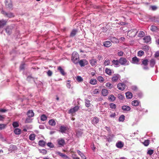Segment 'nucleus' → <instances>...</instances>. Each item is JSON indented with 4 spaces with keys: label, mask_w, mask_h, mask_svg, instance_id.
<instances>
[{
    "label": "nucleus",
    "mask_w": 159,
    "mask_h": 159,
    "mask_svg": "<svg viewBox=\"0 0 159 159\" xmlns=\"http://www.w3.org/2000/svg\"><path fill=\"white\" fill-rule=\"evenodd\" d=\"M47 73V75H48V76H51L52 75V71L50 70H49L48 71Z\"/></svg>",
    "instance_id": "nucleus-64"
},
{
    "label": "nucleus",
    "mask_w": 159,
    "mask_h": 159,
    "mask_svg": "<svg viewBox=\"0 0 159 159\" xmlns=\"http://www.w3.org/2000/svg\"><path fill=\"white\" fill-rule=\"evenodd\" d=\"M112 63L115 67H118L120 66L119 60H113L111 61Z\"/></svg>",
    "instance_id": "nucleus-14"
},
{
    "label": "nucleus",
    "mask_w": 159,
    "mask_h": 159,
    "mask_svg": "<svg viewBox=\"0 0 159 159\" xmlns=\"http://www.w3.org/2000/svg\"><path fill=\"white\" fill-rule=\"evenodd\" d=\"M111 63V61L110 60L107 59L104 62L103 64L105 66L109 65Z\"/></svg>",
    "instance_id": "nucleus-30"
},
{
    "label": "nucleus",
    "mask_w": 159,
    "mask_h": 159,
    "mask_svg": "<svg viewBox=\"0 0 159 159\" xmlns=\"http://www.w3.org/2000/svg\"><path fill=\"white\" fill-rule=\"evenodd\" d=\"M6 22L7 21L3 20H0V28L5 25L6 24Z\"/></svg>",
    "instance_id": "nucleus-27"
},
{
    "label": "nucleus",
    "mask_w": 159,
    "mask_h": 159,
    "mask_svg": "<svg viewBox=\"0 0 159 159\" xmlns=\"http://www.w3.org/2000/svg\"><path fill=\"white\" fill-rule=\"evenodd\" d=\"M105 73L109 75H111V74H112V70H111L109 69H108L107 68H106L105 69Z\"/></svg>",
    "instance_id": "nucleus-34"
},
{
    "label": "nucleus",
    "mask_w": 159,
    "mask_h": 159,
    "mask_svg": "<svg viewBox=\"0 0 159 159\" xmlns=\"http://www.w3.org/2000/svg\"><path fill=\"white\" fill-rule=\"evenodd\" d=\"M119 61L120 64L122 66H127L129 64V61L125 57L120 58L119 59Z\"/></svg>",
    "instance_id": "nucleus-3"
},
{
    "label": "nucleus",
    "mask_w": 159,
    "mask_h": 159,
    "mask_svg": "<svg viewBox=\"0 0 159 159\" xmlns=\"http://www.w3.org/2000/svg\"><path fill=\"white\" fill-rule=\"evenodd\" d=\"M27 80L28 81L30 82H34V78L31 76H28Z\"/></svg>",
    "instance_id": "nucleus-41"
},
{
    "label": "nucleus",
    "mask_w": 159,
    "mask_h": 159,
    "mask_svg": "<svg viewBox=\"0 0 159 159\" xmlns=\"http://www.w3.org/2000/svg\"><path fill=\"white\" fill-rule=\"evenodd\" d=\"M77 80L78 82H81L83 81V78L80 76H77Z\"/></svg>",
    "instance_id": "nucleus-57"
},
{
    "label": "nucleus",
    "mask_w": 159,
    "mask_h": 159,
    "mask_svg": "<svg viewBox=\"0 0 159 159\" xmlns=\"http://www.w3.org/2000/svg\"><path fill=\"white\" fill-rule=\"evenodd\" d=\"M40 152L43 153V154H46L47 153V151L45 149L40 150H39Z\"/></svg>",
    "instance_id": "nucleus-61"
},
{
    "label": "nucleus",
    "mask_w": 159,
    "mask_h": 159,
    "mask_svg": "<svg viewBox=\"0 0 159 159\" xmlns=\"http://www.w3.org/2000/svg\"><path fill=\"white\" fill-rule=\"evenodd\" d=\"M8 111V110L6 109H4L2 108H0V112H5L7 111Z\"/></svg>",
    "instance_id": "nucleus-62"
},
{
    "label": "nucleus",
    "mask_w": 159,
    "mask_h": 159,
    "mask_svg": "<svg viewBox=\"0 0 159 159\" xmlns=\"http://www.w3.org/2000/svg\"><path fill=\"white\" fill-rule=\"evenodd\" d=\"M57 70H59L61 74L63 75L64 76L66 74V73L64 72V70L62 68L61 66L58 67Z\"/></svg>",
    "instance_id": "nucleus-20"
},
{
    "label": "nucleus",
    "mask_w": 159,
    "mask_h": 159,
    "mask_svg": "<svg viewBox=\"0 0 159 159\" xmlns=\"http://www.w3.org/2000/svg\"><path fill=\"white\" fill-rule=\"evenodd\" d=\"M5 5L7 8L12 9L13 7L11 0H5Z\"/></svg>",
    "instance_id": "nucleus-4"
},
{
    "label": "nucleus",
    "mask_w": 159,
    "mask_h": 159,
    "mask_svg": "<svg viewBox=\"0 0 159 159\" xmlns=\"http://www.w3.org/2000/svg\"><path fill=\"white\" fill-rule=\"evenodd\" d=\"M99 119L97 117H94L93 119L92 123L93 124H96L99 122Z\"/></svg>",
    "instance_id": "nucleus-28"
},
{
    "label": "nucleus",
    "mask_w": 159,
    "mask_h": 159,
    "mask_svg": "<svg viewBox=\"0 0 159 159\" xmlns=\"http://www.w3.org/2000/svg\"><path fill=\"white\" fill-rule=\"evenodd\" d=\"M110 107L112 109H115L116 108V105L114 103H111L109 104Z\"/></svg>",
    "instance_id": "nucleus-49"
},
{
    "label": "nucleus",
    "mask_w": 159,
    "mask_h": 159,
    "mask_svg": "<svg viewBox=\"0 0 159 159\" xmlns=\"http://www.w3.org/2000/svg\"><path fill=\"white\" fill-rule=\"evenodd\" d=\"M143 49L145 51H148L149 49V47L147 45L144 46L143 47Z\"/></svg>",
    "instance_id": "nucleus-52"
},
{
    "label": "nucleus",
    "mask_w": 159,
    "mask_h": 159,
    "mask_svg": "<svg viewBox=\"0 0 159 159\" xmlns=\"http://www.w3.org/2000/svg\"><path fill=\"white\" fill-rule=\"evenodd\" d=\"M46 144V142L43 140H40L39 142V144L41 147H44Z\"/></svg>",
    "instance_id": "nucleus-32"
},
{
    "label": "nucleus",
    "mask_w": 159,
    "mask_h": 159,
    "mask_svg": "<svg viewBox=\"0 0 159 159\" xmlns=\"http://www.w3.org/2000/svg\"><path fill=\"white\" fill-rule=\"evenodd\" d=\"M2 13L3 14L9 18H12L14 16V14L11 12L7 13L4 11H2Z\"/></svg>",
    "instance_id": "nucleus-7"
},
{
    "label": "nucleus",
    "mask_w": 159,
    "mask_h": 159,
    "mask_svg": "<svg viewBox=\"0 0 159 159\" xmlns=\"http://www.w3.org/2000/svg\"><path fill=\"white\" fill-rule=\"evenodd\" d=\"M143 40L144 42L146 43H150L151 41V38L150 36H145Z\"/></svg>",
    "instance_id": "nucleus-10"
},
{
    "label": "nucleus",
    "mask_w": 159,
    "mask_h": 159,
    "mask_svg": "<svg viewBox=\"0 0 159 159\" xmlns=\"http://www.w3.org/2000/svg\"><path fill=\"white\" fill-rule=\"evenodd\" d=\"M16 149V145H11L10 146L9 150L10 151H14Z\"/></svg>",
    "instance_id": "nucleus-38"
},
{
    "label": "nucleus",
    "mask_w": 159,
    "mask_h": 159,
    "mask_svg": "<svg viewBox=\"0 0 159 159\" xmlns=\"http://www.w3.org/2000/svg\"><path fill=\"white\" fill-rule=\"evenodd\" d=\"M124 146V143L121 141H118L116 144V147L119 148H122Z\"/></svg>",
    "instance_id": "nucleus-16"
},
{
    "label": "nucleus",
    "mask_w": 159,
    "mask_h": 159,
    "mask_svg": "<svg viewBox=\"0 0 159 159\" xmlns=\"http://www.w3.org/2000/svg\"><path fill=\"white\" fill-rule=\"evenodd\" d=\"M35 135L34 134H31L29 136V139L31 141H33L35 139Z\"/></svg>",
    "instance_id": "nucleus-31"
},
{
    "label": "nucleus",
    "mask_w": 159,
    "mask_h": 159,
    "mask_svg": "<svg viewBox=\"0 0 159 159\" xmlns=\"http://www.w3.org/2000/svg\"><path fill=\"white\" fill-rule=\"evenodd\" d=\"M78 63H79L81 67L84 66L88 64V61L84 59L80 60L79 61Z\"/></svg>",
    "instance_id": "nucleus-8"
},
{
    "label": "nucleus",
    "mask_w": 159,
    "mask_h": 159,
    "mask_svg": "<svg viewBox=\"0 0 159 159\" xmlns=\"http://www.w3.org/2000/svg\"><path fill=\"white\" fill-rule=\"evenodd\" d=\"M79 108L78 106H75L74 107L71 108L69 111L70 114H73L77 111Z\"/></svg>",
    "instance_id": "nucleus-9"
},
{
    "label": "nucleus",
    "mask_w": 159,
    "mask_h": 159,
    "mask_svg": "<svg viewBox=\"0 0 159 159\" xmlns=\"http://www.w3.org/2000/svg\"><path fill=\"white\" fill-rule=\"evenodd\" d=\"M47 145L50 148H53L54 147V145L51 142L48 143H47Z\"/></svg>",
    "instance_id": "nucleus-59"
},
{
    "label": "nucleus",
    "mask_w": 159,
    "mask_h": 159,
    "mask_svg": "<svg viewBox=\"0 0 159 159\" xmlns=\"http://www.w3.org/2000/svg\"><path fill=\"white\" fill-rule=\"evenodd\" d=\"M103 46L106 47H109L111 45V42L109 41H107L103 43Z\"/></svg>",
    "instance_id": "nucleus-18"
},
{
    "label": "nucleus",
    "mask_w": 159,
    "mask_h": 159,
    "mask_svg": "<svg viewBox=\"0 0 159 159\" xmlns=\"http://www.w3.org/2000/svg\"><path fill=\"white\" fill-rule=\"evenodd\" d=\"M149 143V141L148 140H145L144 142L143 143V144L145 146H148Z\"/></svg>",
    "instance_id": "nucleus-56"
},
{
    "label": "nucleus",
    "mask_w": 159,
    "mask_h": 159,
    "mask_svg": "<svg viewBox=\"0 0 159 159\" xmlns=\"http://www.w3.org/2000/svg\"><path fill=\"white\" fill-rule=\"evenodd\" d=\"M99 93V91L98 89H94L93 91V93L94 94H97Z\"/></svg>",
    "instance_id": "nucleus-63"
},
{
    "label": "nucleus",
    "mask_w": 159,
    "mask_h": 159,
    "mask_svg": "<svg viewBox=\"0 0 159 159\" xmlns=\"http://www.w3.org/2000/svg\"><path fill=\"white\" fill-rule=\"evenodd\" d=\"M126 97L128 99H131L133 96L132 93L130 92H127L125 93Z\"/></svg>",
    "instance_id": "nucleus-23"
},
{
    "label": "nucleus",
    "mask_w": 159,
    "mask_h": 159,
    "mask_svg": "<svg viewBox=\"0 0 159 159\" xmlns=\"http://www.w3.org/2000/svg\"><path fill=\"white\" fill-rule=\"evenodd\" d=\"M154 152V150L152 149L148 148L147 152V154L149 155H151Z\"/></svg>",
    "instance_id": "nucleus-45"
},
{
    "label": "nucleus",
    "mask_w": 159,
    "mask_h": 159,
    "mask_svg": "<svg viewBox=\"0 0 159 159\" xmlns=\"http://www.w3.org/2000/svg\"><path fill=\"white\" fill-rule=\"evenodd\" d=\"M89 62L92 66H94L97 64V61L96 59H92L89 61Z\"/></svg>",
    "instance_id": "nucleus-17"
},
{
    "label": "nucleus",
    "mask_w": 159,
    "mask_h": 159,
    "mask_svg": "<svg viewBox=\"0 0 159 159\" xmlns=\"http://www.w3.org/2000/svg\"><path fill=\"white\" fill-rule=\"evenodd\" d=\"M117 97L119 100H123L125 98V96L124 95L121 94H118L117 95Z\"/></svg>",
    "instance_id": "nucleus-43"
},
{
    "label": "nucleus",
    "mask_w": 159,
    "mask_h": 159,
    "mask_svg": "<svg viewBox=\"0 0 159 159\" xmlns=\"http://www.w3.org/2000/svg\"><path fill=\"white\" fill-rule=\"evenodd\" d=\"M106 87H108L109 89H111L113 87V85L112 84L109 82L107 83L106 84Z\"/></svg>",
    "instance_id": "nucleus-48"
},
{
    "label": "nucleus",
    "mask_w": 159,
    "mask_h": 159,
    "mask_svg": "<svg viewBox=\"0 0 159 159\" xmlns=\"http://www.w3.org/2000/svg\"><path fill=\"white\" fill-rule=\"evenodd\" d=\"M48 123L49 125L52 126H55L56 124V122L53 119L49 120L48 121Z\"/></svg>",
    "instance_id": "nucleus-25"
},
{
    "label": "nucleus",
    "mask_w": 159,
    "mask_h": 159,
    "mask_svg": "<svg viewBox=\"0 0 159 159\" xmlns=\"http://www.w3.org/2000/svg\"><path fill=\"white\" fill-rule=\"evenodd\" d=\"M14 132L16 134L19 135L21 133V130L20 129L16 128L14 129Z\"/></svg>",
    "instance_id": "nucleus-29"
},
{
    "label": "nucleus",
    "mask_w": 159,
    "mask_h": 159,
    "mask_svg": "<svg viewBox=\"0 0 159 159\" xmlns=\"http://www.w3.org/2000/svg\"><path fill=\"white\" fill-rule=\"evenodd\" d=\"M151 30L153 31H156L157 30V26L154 25H152L151 27Z\"/></svg>",
    "instance_id": "nucleus-51"
},
{
    "label": "nucleus",
    "mask_w": 159,
    "mask_h": 159,
    "mask_svg": "<svg viewBox=\"0 0 159 159\" xmlns=\"http://www.w3.org/2000/svg\"><path fill=\"white\" fill-rule=\"evenodd\" d=\"M108 92L107 89H104L102 90V95L104 96H107L108 94Z\"/></svg>",
    "instance_id": "nucleus-21"
},
{
    "label": "nucleus",
    "mask_w": 159,
    "mask_h": 159,
    "mask_svg": "<svg viewBox=\"0 0 159 159\" xmlns=\"http://www.w3.org/2000/svg\"><path fill=\"white\" fill-rule=\"evenodd\" d=\"M109 39L114 43H118L119 42V40L115 37H111Z\"/></svg>",
    "instance_id": "nucleus-13"
},
{
    "label": "nucleus",
    "mask_w": 159,
    "mask_h": 159,
    "mask_svg": "<svg viewBox=\"0 0 159 159\" xmlns=\"http://www.w3.org/2000/svg\"><path fill=\"white\" fill-rule=\"evenodd\" d=\"M139 102L138 101L134 100L132 102V104L133 106H137L139 105Z\"/></svg>",
    "instance_id": "nucleus-36"
},
{
    "label": "nucleus",
    "mask_w": 159,
    "mask_h": 159,
    "mask_svg": "<svg viewBox=\"0 0 159 159\" xmlns=\"http://www.w3.org/2000/svg\"><path fill=\"white\" fill-rule=\"evenodd\" d=\"M27 115L29 117H32L34 116V113L32 110H29L27 112Z\"/></svg>",
    "instance_id": "nucleus-15"
},
{
    "label": "nucleus",
    "mask_w": 159,
    "mask_h": 159,
    "mask_svg": "<svg viewBox=\"0 0 159 159\" xmlns=\"http://www.w3.org/2000/svg\"><path fill=\"white\" fill-rule=\"evenodd\" d=\"M41 120L42 121H45L47 119V117L45 114L42 115L40 116Z\"/></svg>",
    "instance_id": "nucleus-37"
},
{
    "label": "nucleus",
    "mask_w": 159,
    "mask_h": 159,
    "mask_svg": "<svg viewBox=\"0 0 159 159\" xmlns=\"http://www.w3.org/2000/svg\"><path fill=\"white\" fill-rule=\"evenodd\" d=\"M90 84L93 85H95L97 83V80L96 79H91L89 82Z\"/></svg>",
    "instance_id": "nucleus-39"
},
{
    "label": "nucleus",
    "mask_w": 159,
    "mask_h": 159,
    "mask_svg": "<svg viewBox=\"0 0 159 159\" xmlns=\"http://www.w3.org/2000/svg\"><path fill=\"white\" fill-rule=\"evenodd\" d=\"M6 125L4 124H0V130H2L3 129H4L6 126Z\"/></svg>",
    "instance_id": "nucleus-58"
},
{
    "label": "nucleus",
    "mask_w": 159,
    "mask_h": 159,
    "mask_svg": "<svg viewBox=\"0 0 159 159\" xmlns=\"http://www.w3.org/2000/svg\"><path fill=\"white\" fill-rule=\"evenodd\" d=\"M144 53L143 51H139L138 52V56L141 57L143 55Z\"/></svg>",
    "instance_id": "nucleus-55"
},
{
    "label": "nucleus",
    "mask_w": 159,
    "mask_h": 159,
    "mask_svg": "<svg viewBox=\"0 0 159 159\" xmlns=\"http://www.w3.org/2000/svg\"><path fill=\"white\" fill-rule=\"evenodd\" d=\"M108 99L111 102H113L116 100V97L113 95H110L108 97Z\"/></svg>",
    "instance_id": "nucleus-26"
},
{
    "label": "nucleus",
    "mask_w": 159,
    "mask_h": 159,
    "mask_svg": "<svg viewBox=\"0 0 159 159\" xmlns=\"http://www.w3.org/2000/svg\"><path fill=\"white\" fill-rule=\"evenodd\" d=\"M6 32L8 34H10L11 32V30L9 27H7L6 29Z\"/></svg>",
    "instance_id": "nucleus-46"
},
{
    "label": "nucleus",
    "mask_w": 159,
    "mask_h": 159,
    "mask_svg": "<svg viewBox=\"0 0 159 159\" xmlns=\"http://www.w3.org/2000/svg\"><path fill=\"white\" fill-rule=\"evenodd\" d=\"M122 109L125 112L129 111L130 109V107L127 105H124L122 107Z\"/></svg>",
    "instance_id": "nucleus-12"
},
{
    "label": "nucleus",
    "mask_w": 159,
    "mask_h": 159,
    "mask_svg": "<svg viewBox=\"0 0 159 159\" xmlns=\"http://www.w3.org/2000/svg\"><path fill=\"white\" fill-rule=\"evenodd\" d=\"M57 154L59 155L62 157H65V158H67V156L65 154L62 153L58 151L57 152Z\"/></svg>",
    "instance_id": "nucleus-40"
},
{
    "label": "nucleus",
    "mask_w": 159,
    "mask_h": 159,
    "mask_svg": "<svg viewBox=\"0 0 159 159\" xmlns=\"http://www.w3.org/2000/svg\"><path fill=\"white\" fill-rule=\"evenodd\" d=\"M117 87L119 90L123 91L125 88L126 85L124 83H120L117 84Z\"/></svg>",
    "instance_id": "nucleus-6"
},
{
    "label": "nucleus",
    "mask_w": 159,
    "mask_h": 159,
    "mask_svg": "<svg viewBox=\"0 0 159 159\" xmlns=\"http://www.w3.org/2000/svg\"><path fill=\"white\" fill-rule=\"evenodd\" d=\"M67 127L63 126H61L60 128V131L62 133H64L67 130Z\"/></svg>",
    "instance_id": "nucleus-24"
},
{
    "label": "nucleus",
    "mask_w": 159,
    "mask_h": 159,
    "mask_svg": "<svg viewBox=\"0 0 159 159\" xmlns=\"http://www.w3.org/2000/svg\"><path fill=\"white\" fill-rule=\"evenodd\" d=\"M125 119V116L124 115H121L119 118V121L120 122H123Z\"/></svg>",
    "instance_id": "nucleus-47"
},
{
    "label": "nucleus",
    "mask_w": 159,
    "mask_h": 159,
    "mask_svg": "<svg viewBox=\"0 0 159 159\" xmlns=\"http://www.w3.org/2000/svg\"><path fill=\"white\" fill-rule=\"evenodd\" d=\"M156 64V61L154 59H151L150 61V66L151 67H153Z\"/></svg>",
    "instance_id": "nucleus-22"
},
{
    "label": "nucleus",
    "mask_w": 159,
    "mask_h": 159,
    "mask_svg": "<svg viewBox=\"0 0 159 159\" xmlns=\"http://www.w3.org/2000/svg\"><path fill=\"white\" fill-rule=\"evenodd\" d=\"M138 33V31L136 29H134L128 31L127 34L129 37L133 38L135 37Z\"/></svg>",
    "instance_id": "nucleus-2"
},
{
    "label": "nucleus",
    "mask_w": 159,
    "mask_h": 159,
    "mask_svg": "<svg viewBox=\"0 0 159 159\" xmlns=\"http://www.w3.org/2000/svg\"><path fill=\"white\" fill-rule=\"evenodd\" d=\"M145 35V33L143 31H140L139 32V33L138 34V36L140 38L143 37Z\"/></svg>",
    "instance_id": "nucleus-33"
},
{
    "label": "nucleus",
    "mask_w": 159,
    "mask_h": 159,
    "mask_svg": "<svg viewBox=\"0 0 159 159\" xmlns=\"http://www.w3.org/2000/svg\"><path fill=\"white\" fill-rule=\"evenodd\" d=\"M98 80L101 83L103 82L104 81V79L101 76H98L97 78Z\"/></svg>",
    "instance_id": "nucleus-44"
},
{
    "label": "nucleus",
    "mask_w": 159,
    "mask_h": 159,
    "mask_svg": "<svg viewBox=\"0 0 159 159\" xmlns=\"http://www.w3.org/2000/svg\"><path fill=\"white\" fill-rule=\"evenodd\" d=\"M85 106L87 107H89L90 106L91 104L90 103V101L88 99H85Z\"/></svg>",
    "instance_id": "nucleus-35"
},
{
    "label": "nucleus",
    "mask_w": 159,
    "mask_h": 159,
    "mask_svg": "<svg viewBox=\"0 0 159 159\" xmlns=\"http://www.w3.org/2000/svg\"><path fill=\"white\" fill-rule=\"evenodd\" d=\"M57 143L60 147H62L64 146L65 144V140L62 139H59L57 140Z\"/></svg>",
    "instance_id": "nucleus-5"
},
{
    "label": "nucleus",
    "mask_w": 159,
    "mask_h": 159,
    "mask_svg": "<svg viewBox=\"0 0 159 159\" xmlns=\"http://www.w3.org/2000/svg\"><path fill=\"white\" fill-rule=\"evenodd\" d=\"M12 125L14 128H16L19 126V125L18 122L15 121L12 123Z\"/></svg>",
    "instance_id": "nucleus-54"
},
{
    "label": "nucleus",
    "mask_w": 159,
    "mask_h": 159,
    "mask_svg": "<svg viewBox=\"0 0 159 159\" xmlns=\"http://www.w3.org/2000/svg\"><path fill=\"white\" fill-rule=\"evenodd\" d=\"M77 152L83 159H86L85 157L80 150H78Z\"/></svg>",
    "instance_id": "nucleus-42"
},
{
    "label": "nucleus",
    "mask_w": 159,
    "mask_h": 159,
    "mask_svg": "<svg viewBox=\"0 0 159 159\" xmlns=\"http://www.w3.org/2000/svg\"><path fill=\"white\" fill-rule=\"evenodd\" d=\"M77 31L76 30H73L70 33V36L71 37L74 36L76 34Z\"/></svg>",
    "instance_id": "nucleus-50"
},
{
    "label": "nucleus",
    "mask_w": 159,
    "mask_h": 159,
    "mask_svg": "<svg viewBox=\"0 0 159 159\" xmlns=\"http://www.w3.org/2000/svg\"><path fill=\"white\" fill-rule=\"evenodd\" d=\"M120 77L119 75H114L112 78V82H116L119 79Z\"/></svg>",
    "instance_id": "nucleus-19"
},
{
    "label": "nucleus",
    "mask_w": 159,
    "mask_h": 159,
    "mask_svg": "<svg viewBox=\"0 0 159 159\" xmlns=\"http://www.w3.org/2000/svg\"><path fill=\"white\" fill-rule=\"evenodd\" d=\"M79 60V54L76 52H74L72 54L71 60L75 64L78 63Z\"/></svg>",
    "instance_id": "nucleus-1"
},
{
    "label": "nucleus",
    "mask_w": 159,
    "mask_h": 159,
    "mask_svg": "<svg viewBox=\"0 0 159 159\" xmlns=\"http://www.w3.org/2000/svg\"><path fill=\"white\" fill-rule=\"evenodd\" d=\"M148 63V60L147 59L143 60L142 61V64L144 65H147Z\"/></svg>",
    "instance_id": "nucleus-60"
},
{
    "label": "nucleus",
    "mask_w": 159,
    "mask_h": 159,
    "mask_svg": "<svg viewBox=\"0 0 159 159\" xmlns=\"http://www.w3.org/2000/svg\"><path fill=\"white\" fill-rule=\"evenodd\" d=\"M31 117L27 118L25 120L26 123H30L32 122V119L30 118Z\"/></svg>",
    "instance_id": "nucleus-53"
},
{
    "label": "nucleus",
    "mask_w": 159,
    "mask_h": 159,
    "mask_svg": "<svg viewBox=\"0 0 159 159\" xmlns=\"http://www.w3.org/2000/svg\"><path fill=\"white\" fill-rule=\"evenodd\" d=\"M139 59L136 57H135L132 58L131 62L133 64H139Z\"/></svg>",
    "instance_id": "nucleus-11"
}]
</instances>
